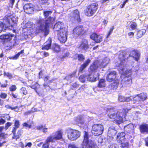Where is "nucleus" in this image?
I'll return each mask as SVG.
<instances>
[{
    "label": "nucleus",
    "instance_id": "69168bd1",
    "mask_svg": "<svg viewBox=\"0 0 148 148\" xmlns=\"http://www.w3.org/2000/svg\"><path fill=\"white\" fill-rule=\"evenodd\" d=\"M0 85L1 87L3 88H7L8 86L7 83L2 84L0 83Z\"/></svg>",
    "mask_w": 148,
    "mask_h": 148
},
{
    "label": "nucleus",
    "instance_id": "f03ea898",
    "mask_svg": "<svg viewBox=\"0 0 148 148\" xmlns=\"http://www.w3.org/2000/svg\"><path fill=\"white\" fill-rule=\"evenodd\" d=\"M63 132L62 130H59L54 134V136L50 135L48 136L44 143L43 142L41 148H49V143H54L56 141L63 139Z\"/></svg>",
    "mask_w": 148,
    "mask_h": 148
},
{
    "label": "nucleus",
    "instance_id": "338daca9",
    "mask_svg": "<svg viewBox=\"0 0 148 148\" xmlns=\"http://www.w3.org/2000/svg\"><path fill=\"white\" fill-rule=\"evenodd\" d=\"M68 148H78L75 145L69 144L68 145Z\"/></svg>",
    "mask_w": 148,
    "mask_h": 148
},
{
    "label": "nucleus",
    "instance_id": "72a5a7b5",
    "mask_svg": "<svg viewBox=\"0 0 148 148\" xmlns=\"http://www.w3.org/2000/svg\"><path fill=\"white\" fill-rule=\"evenodd\" d=\"M52 49L54 52L57 53L59 52L61 50L60 46L56 43L54 44L53 45Z\"/></svg>",
    "mask_w": 148,
    "mask_h": 148
},
{
    "label": "nucleus",
    "instance_id": "680f3d73",
    "mask_svg": "<svg viewBox=\"0 0 148 148\" xmlns=\"http://www.w3.org/2000/svg\"><path fill=\"white\" fill-rule=\"evenodd\" d=\"M109 148H119V147L116 144L113 143L110 145Z\"/></svg>",
    "mask_w": 148,
    "mask_h": 148
},
{
    "label": "nucleus",
    "instance_id": "9d476101",
    "mask_svg": "<svg viewBox=\"0 0 148 148\" xmlns=\"http://www.w3.org/2000/svg\"><path fill=\"white\" fill-rule=\"evenodd\" d=\"M53 29L54 32H56L57 34L62 32L64 33L68 32L67 28L64 23L61 22H57L54 25Z\"/></svg>",
    "mask_w": 148,
    "mask_h": 148
},
{
    "label": "nucleus",
    "instance_id": "a878e982",
    "mask_svg": "<svg viewBox=\"0 0 148 148\" xmlns=\"http://www.w3.org/2000/svg\"><path fill=\"white\" fill-rule=\"evenodd\" d=\"M139 129L141 133H148V124H141L139 125Z\"/></svg>",
    "mask_w": 148,
    "mask_h": 148
},
{
    "label": "nucleus",
    "instance_id": "7ed1b4c3",
    "mask_svg": "<svg viewBox=\"0 0 148 148\" xmlns=\"http://www.w3.org/2000/svg\"><path fill=\"white\" fill-rule=\"evenodd\" d=\"M24 27L23 30L25 34L27 35L34 34L37 35L41 32V30H43L42 25H39L35 28V24L30 22H27Z\"/></svg>",
    "mask_w": 148,
    "mask_h": 148
},
{
    "label": "nucleus",
    "instance_id": "6ab92c4d",
    "mask_svg": "<svg viewBox=\"0 0 148 148\" xmlns=\"http://www.w3.org/2000/svg\"><path fill=\"white\" fill-rule=\"evenodd\" d=\"M34 6L32 4L30 3L26 4L23 6L24 10L26 13L28 14H30L34 11Z\"/></svg>",
    "mask_w": 148,
    "mask_h": 148
},
{
    "label": "nucleus",
    "instance_id": "c9c22d12",
    "mask_svg": "<svg viewBox=\"0 0 148 148\" xmlns=\"http://www.w3.org/2000/svg\"><path fill=\"white\" fill-rule=\"evenodd\" d=\"M24 53V50L23 49L21 50L20 52H18L17 54L15 55L12 57L9 58L10 59L16 60L18 58L19 56L21 54L23 53Z\"/></svg>",
    "mask_w": 148,
    "mask_h": 148
},
{
    "label": "nucleus",
    "instance_id": "37998d69",
    "mask_svg": "<svg viewBox=\"0 0 148 148\" xmlns=\"http://www.w3.org/2000/svg\"><path fill=\"white\" fill-rule=\"evenodd\" d=\"M77 58L78 61L79 62H83L85 59L84 56L82 54H77Z\"/></svg>",
    "mask_w": 148,
    "mask_h": 148
},
{
    "label": "nucleus",
    "instance_id": "9b49d317",
    "mask_svg": "<svg viewBox=\"0 0 148 148\" xmlns=\"http://www.w3.org/2000/svg\"><path fill=\"white\" fill-rule=\"evenodd\" d=\"M68 17L70 21L72 22L75 21L80 22L81 21L79 13L77 9L73 10L69 14Z\"/></svg>",
    "mask_w": 148,
    "mask_h": 148
},
{
    "label": "nucleus",
    "instance_id": "4c0bfd02",
    "mask_svg": "<svg viewBox=\"0 0 148 148\" xmlns=\"http://www.w3.org/2000/svg\"><path fill=\"white\" fill-rule=\"evenodd\" d=\"M75 121L78 124H80L81 125H82L84 123L83 117L82 116H79L77 117L75 119Z\"/></svg>",
    "mask_w": 148,
    "mask_h": 148
},
{
    "label": "nucleus",
    "instance_id": "a19ab883",
    "mask_svg": "<svg viewBox=\"0 0 148 148\" xmlns=\"http://www.w3.org/2000/svg\"><path fill=\"white\" fill-rule=\"evenodd\" d=\"M20 92L23 95V96L26 95L28 93V92L26 88L23 87H22L20 89Z\"/></svg>",
    "mask_w": 148,
    "mask_h": 148
},
{
    "label": "nucleus",
    "instance_id": "6e6d98bb",
    "mask_svg": "<svg viewBox=\"0 0 148 148\" xmlns=\"http://www.w3.org/2000/svg\"><path fill=\"white\" fill-rule=\"evenodd\" d=\"M7 96V94L4 92H1L0 94V97L2 99H5Z\"/></svg>",
    "mask_w": 148,
    "mask_h": 148
},
{
    "label": "nucleus",
    "instance_id": "13d9d810",
    "mask_svg": "<svg viewBox=\"0 0 148 148\" xmlns=\"http://www.w3.org/2000/svg\"><path fill=\"white\" fill-rule=\"evenodd\" d=\"M12 125V123L8 122L5 124V126L4 127L5 129V130H6L10 126Z\"/></svg>",
    "mask_w": 148,
    "mask_h": 148
},
{
    "label": "nucleus",
    "instance_id": "a211bd4d",
    "mask_svg": "<svg viewBox=\"0 0 148 148\" xmlns=\"http://www.w3.org/2000/svg\"><path fill=\"white\" fill-rule=\"evenodd\" d=\"M140 51L137 49L132 50L129 55V56L132 57L135 61L137 62L140 59Z\"/></svg>",
    "mask_w": 148,
    "mask_h": 148
},
{
    "label": "nucleus",
    "instance_id": "0eeeda50",
    "mask_svg": "<svg viewBox=\"0 0 148 148\" xmlns=\"http://www.w3.org/2000/svg\"><path fill=\"white\" fill-rule=\"evenodd\" d=\"M66 132L69 139L71 141L76 140L81 135V132L78 130L68 127L66 130Z\"/></svg>",
    "mask_w": 148,
    "mask_h": 148
},
{
    "label": "nucleus",
    "instance_id": "bb28decb",
    "mask_svg": "<svg viewBox=\"0 0 148 148\" xmlns=\"http://www.w3.org/2000/svg\"><path fill=\"white\" fill-rule=\"evenodd\" d=\"M119 83V79H116L108 86L109 88L111 90H116L118 87Z\"/></svg>",
    "mask_w": 148,
    "mask_h": 148
},
{
    "label": "nucleus",
    "instance_id": "2eb2a0df",
    "mask_svg": "<svg viewBox=\"0 0 148 148\" xmlns=\"http://www.w3.org/2000/svg\"><path fill=\"white\" fill-rule=\"evenodd\" d=\"M147 95L146 92H141L135 96V100L136 103H139L141 101H144L147 98Z\"/></svg>",
    "mask_w": 148,
    "mask_h": 148
},
{
    "label": "nucleus",
    "instance_id": "f704fd0d",
    "mask_svg": "<svg viewBox=\"0 0 148 148\" xmlns=\"http://www.w3.org/2000/svg\"><path fill=\"white\" fill-rule=\"evenodd\" d=\"M105 79H101L99 81L97 87L99 88H101L105 87Z\"/></svg>",
    "mask_w": 148,
    "mask_h": 148
},
{
    "label": "nucleus",
    "instance_id": "bf43d9fd",
    "mask_svg": "<svg viewBox=\"0 0 148 148\" xmlns=\"http://www.w3.org/2000/svg\"><path fill=\"white\" fill-rule=\"evenodd\" d=\"M76 73V71H74L72 73H71L69 74L68 75V77L69 78H72L75 76Z\"/></svg>",
    "mask_w": 148,
    "mask_h": 148
},
{
    "label": "nucleus",
    "instance_id": "473e14b6",
    "mask_svg": "<svg viewBox=\"0 0 148 148\" xmlns=\"http://www.w3.org/2000/svg\"><path fill=\"white\" fill-rule=\"evenodd\" d=\"M130 109H129L126 108H123L121 112L117 111V113H119L120 115L122 117H125L127 115V114L128 112L129 111Z\"/></svg>",
    "mask_w": 148,
    "mask_h": 148
},
{
    "label": "nucleus",
    "instance_id": "e433bc0d",
    "mask_svg": "<svg viewBox=\"0 0 148 148\" xmlns=\"http://www.w3.org/2000/svg\"><path fill=\"white\" fill-rule=\"evenodd\" d=\"M5 107L7 109H10L12 110H15V111L16 112H18L19 110V107L17 106L13 107L9 105H7L5 106Z\"/></svg>",
    "mask_w": 148,
    "mask_h": 148
},
{
    "label": "nucleus",
    "instance_id": "052dcab7",
    "mask_svg": "<svg viewBox=\"0 0 148 148\" xmlns=\"http://www.w3.org/2000/svg\"><path fill=\"white\" fill-rule=\"evenodd\" d=\"M33 112V111L31 110H28V111L24 112V114L25 116H27L31 114Z\"/></svg>",
    "mask_w": 148,
    "mask_h": 148
},
{
    "label": "nucleus",
    "instance_id": "393cba45",
    "mask_svg": "<svg viewBox=\"0 0 148 148\" xmlns=\"http://www.w3.org/2000/svg\"><path fill=\"white\" fill-rule=\"evenodd\" d=\"M134 127L133 124L131 123L125 126L124 127V130L127 133L132 134L134 132Z\"/></svg>",
    "mask_w": 148,
    "mask_h": 148
},
{
    "label": "nucleus",
    "instance_id": "aec40b11",
    "mask_svg": "<svg viewBox=\"0 0 148 148\" xmlns=\"http://www.w3.org/2000/svg\"><path fill=\"white\" fill-rule=\"evenodd\" d=\"M90 38L97 43H100L102 41L103 37L96 33H92L90 35Z\"/></svg>",
    "mask_w": 148,
    "mask_h": 148
},
{
    "label": "nucleus",
    "instance_id": "f8f14e48",
    "mask_svg": "<svg viewBox=\"0 0 148 148\" xmlns=\"http://www.w3.org/2000/svg\"><path fill=\"white\" fill-rule=\"evenodd\" d=\"M86 33V31L85 30L84 27L81 25L76 26L73 29V35L76 37L85 35Z\"/></svg>",
    "mask_w": 148,
    "mask_h": 148
},
{
    "label": "nucleus",
    "instance_id": "5fc2aeb1",
    "mask_svg": "<svg viewBox=\"0 0 148 148\" xmlns=\"http://www.w3.org/2000/svg\"><path fill=\"white\" fill-rule=\"evenodd\" d=\"M89 80L92 82H94L97 80V77H95L92 75H90Z\"/></svg>",
    "mask_w": 148,
    "mask_h": 148
},
{
    "label": "nucleus",
    "instance_id": "6e6552de",
    "mask_svg": "<svg viewBox=\"0 0 148 148\" xmlns=\"http://www.w3.org/2000/svg\"><path fill=\"white\" fill-rule=\"evenodd\" d=\"M14 36L12 34L8 33L4 34L0 36V39L1 40L2 44L6 47H10V46L12 38Z\"/></svg>",
    "mask_w": 148,
    "mask_h": 148
},
{
    "label": "nucleus",
    "instance_id": "b1692460",
    "mask_svg": "<svg viewBox=\"0 0 148 148\" xmlns=\"http://www.w3.org/2000/svg\"><path fill=\"white\" fill-rule=\"evenodd\" d=\"M89 46L88 41L84 40L81 42L78 47V48L81 50L86 51L89 48Z\"/></svg>",
    "mask_w": 148,
    "mask_h": 148
},
{
    "label": "nucleus",
    "instance_id": "a18cd8bd",
    "mask_svg": "<svg viewBox=\"0 0 148 148\" xmlns=\"http://www.w3.org/2000/svg\"><path fill=\"white\" fill-rule=\"evenodd\" d=\"M69 55V52H66L64 53V55L60 58V60L63 61L64 59L67 58Z\"/></svg>",
    "mask_w": 148,
    "mask_h": 148
},
{
    "label": "nucleus",
    "instance_id": "79ce46f5",
    "mask_svg": "<svg viewBox=\"0 0 148 148\" xmlns=\"http://www.w3.org/2000/svg\"><path fill=\"white\" fill-rule=\"evenodd\" d=\"M20 143V147L21 148H25L27 147H28L29 148H30L32 145V143L30 142L28 143L25 146L22 142H21Z\"/></svg>",
    "mask_w": 148,
    "mask_h": 148
},
{
    "label": "nucleus",
    "instance_id": "de8ad7c7",
    "mask_svg": "<svg viewBox=\"0 0 148 148\" xmlns=\"http://www.w3.org/2000/svg\"><path fill=\"white\" fill-rule=\"evenodd\" d=\"M79 84L75 82L73 83L72 84L71 87V89L72 90H73L79 87Z\"/></svg>",
    "mask_w": 148,
    "mask_h": 148
},
{
    "label": "nucleus",
    "instance_id": "cd10ccee",
    "mask_svg": "<svg viewBox=\"0 0 148 148\" xmlns=\"http://www.w3.org/2000/svg\"><path fill=\"white\" fill-rule=\"evenodd\" d=\"M125 55V54L123 53L119 54V59L120 62L119 66H120L123 65L126 59Z\"/></svg>",
    "mask_w": 148,
    "mask_h": 148
},
{
    "label": "nucleus",
    "instance_id": "49530a36",
    "mask_svg": "<svg viewBox=\"0 0 148 148\" xmlns=\"http://www.w3.org/2000/svg\"><path fill=\"white\" fill-rule=\"evenodd\" d=\"M137 27V24L135 22H133L130 26V27L131 29L132 30L136 29Z\"/></svg>",
    "mask_w": 148,
    "mask_h": 148
},
{
    "label": "nucleus",
    "instance_id": "39448f33",
    "mask_svg": "<svg viewBox=\"0 0 148 148\" xmlns=\"http://www.w3.org/2000/svg\"><path fill=\"white\" fill-rule=\"evenodd\" d=\"M89 135L88 132H84L83 140L81 144L82 148H97L98 147L95 142L89 139Z\"/></svg>",
    "mask_w": 148,
    "mask_h": 148
},
{
    "label": "nucleus",
    "instance_id": "423d86ee",
    "mask_svg": "<svg viewBox=\"0 0 148 148\" xmlns=\"http://www.w3.org/2000/svg\"><path fill=\"white\" fill-rule=\"evenodd\" d=\"M98 8V5L97 3H90L86 6L84 13L87 16H92L96 12Z\"/></svg>",
    "mask_w": 148,
    "mask_h": 148
},
{
    "label": "nucleus",
    "instance_id": "dca6fc26",
    "mask_svg": "<svg viewBox=\"0 0 148 148\" xmlns=\"http://www.w3.org/2000/svg\"><path fill=\"white\" fill-rule=\"evenodd\" d=\"M98 63L99 61L98 60H95L93 61L90 66L89 68L90 73H92L96 72L99 67L100 69L103 67V66L101 64H99L98 65Z\"/></svg>",
    "mask_w": 148,
    "mask_h": 148
},
{
    "label": "nucleus",
    "instance_id": "f3484780",
    "mask_svg": "<svg viewBox=\"0 0 148 148\" xmlns=\"http://www.w3.org/2000/svg\"><path fill=\"white\" fill-rule=\"evenodd\" d=\"M117 72L115 71H110L107 75L106 78L107 81L111 82L116 79L118 80L117 76Z\"/></svg>",
    "mask_w": 148,
    "mask_h": 148
},
{
    "label": "nucleus",
    "instance_id": "4468645a",
    "mask_svg": "<svg viewBox=\"0 0 148 148\" xmlns=\"http://www.w3.org/2000/svg\"><path fill=\"white\" fill-rule=\"evenodd\" d=\"M17 89V87L15 85H11L9 88L10 91L12 92L10 95L12 99L15 100L20 99L21 98L18 93L13 92L15 91Z\"/></svg>",
    "mask_w": 148,
    "mask_h": 148
},
{
    "label": "nucleus",
    "instance_id": "5701e85b",
    "mask_svg": "<svg viewBox=\"0 0 148 148\" xmlns=\"http://www.w3.org/2000/svg\"><path fill=\"white\" fill-rule=\"evenodd\" d=\"M52 43L51 38H49L46 41L43 45L42 49L48 50L51 48Z\"/></svg>",
    "mask_w": 148,
    "mask_h": 148
},
{
    "label": "nucleus",
    "instance_id": "58836bf2",
    "mask_svg": "<svg viewBox=\"0 0 148 148\" xmlns=\"http://www.w3.org/2000/svg\"><path fill=\"white\" fill-rule=\"evenodd\" d=\"M135 96H130L128 97H126L125 102H128L130 101H132L134 103H136V102L134 100H135Z\"/></svg>",
    "mask_w": 148,
    "mask_h": 148
},
{
    "label": "nucleus",
    "instance_id": "c03bdc74",
    "mask_svg": "<svg viewBox=\"0 0 148 148\" xmlns=\"http://www.w3.org/2000/svg\"><path fill=\"white\" fill-rule=\"evenodd\" d=\"M132 83V79H129L125 81L124 82L125 86L127 87L130 86Z\"/></svg>",
    "mask_w": 148,
    "mask_h": 148
},
{
    "label": "nucleus",
    "instance_id": "f257e3e1",
    "mask_svg": "<svg viewBox=\"0 0 148 148\" xmlns=\"http://www.w3.org/2000/svg\"><path fill=\"white\" fill-rule=\"evenodd\" d=\"M17 18L12 15H6L3 19V22H0V33L3 28H8L11 27L14 28L17 26Z\"/></svg>",
    "mask_w": 148,
    "mask_h": 148
},
{
    "label": "nucleus",
    "instance_id": "20e7f679",
    "mask_svg": "<svg viewBox=\"0 0 148 148\" xmlns=\"http://www.w3.org/2000/svg\"><path fill=\"white\" fill-rule=\"evenodd\" d=\"M53 22V18L51 16H49L45 19L44 25L43 24L44 22V19L41 18L38 20L37 23L39 25H42L43 26V30H41V32H44V34L45 36H47L49 34L50 24L52 23Z\"/></svg>",
    "mask_w": 148,
    "mask_h": 148
},
{
    "label": "nucleus",
    "instance_id": "4d7b16f0",
    "mask_svg": "<svg viewBox=\"0 0 148 148\" xmlns=\"http://www.w3.org/2000/svg\"><path fill=\"white\" fill-rule=\"evenodd\" d=\"M38 86V84L36 82L33 85H32V86H30V87L32 88V89H34L35 90H36V89H37V86Z\"/></svg>",
    "mask_w": 148,
    "mask_h": 148
},
{
    "label": "nucleus",
    "instance_id": "09e8293b",
    "mask_svg": "<svg viewBox=\"0 0 148 148\" xmlns=\"http://www.w3.org/2000/svg\"><path fill=\"white\" fill-rule=\"evenodd\" d=\"M3 75L4 76H6L8 77L9 79H11L13 77L12 74L9 72H4Z\"/></svg>",
    "mask_w": 148,
    "mask_h": 148
},
{
    "label": "nucleus",
    "instance_id": "c85d7f7f",
    "mask_svg": "<svg viewBox=\"0 0 148 148\" xmlns=\"http://www.w3.org/2000/svg\"><path fill=\"white\" fill-rule=\"evenodd\" d=\"M23 132V131L22 130L20 129L18 130L16 134L15 133V134H13V135L12 136V138L16 140H17L21 137Z\"/></svg>",
    "mask_w": 148,
    "mask_h": 148
},
{
    "label": "nucleus",
    "instance_id": "7c9ffc66",
    "mask_svg": "<svg viewBox=\"0 0 148 148\" xmlns=\"http://www.w3.org/2000/svg\"><path fill=\"white\" fill-rule=\"evenodd\" d=\"M8 134L4 132H1L0 133V147L2 146V145L6 143L5 141H4L3 142H1V140L5 139L7 137Z\"/></svg>",
    "mask_w": 148,
    "mask_h": 148
},
{
    "label": "nucleus",
    "instance_id": "c756f323",
    "mask_svg": "<svg viewBox=\"0 0 148 148\" xmlns=\"http://www.w3.org/2000/svg\"><path fill=\"white\" fill-rule=\"evenodd\" d=\"M90 62V59L89 58L87 59L80 66L79 68L80 71H82L88 65Z\"/></svg>",
    "mask_w": 148,
    "mask_h": 148
},
{
    "label": "nucleus",
    "instance_id": "2f4dec72",
    "mask_svg": "<svg viewBox=\"0 0 148 148\" xmlns=\"http://www.w3.org/2000/svg\"><path fill=\"white\" fill-rule=\"evenodd\" d=\"M146 30L145 29H142L138 30L136 34V38L137 39L141 38L145 33Z\"/></svg>",
    "mask_w": 148,
    "mask_h": 148
},
{
    "label": "nucleus",
    "instance_id": "3c124183",
    "mask_svg": "<svg viewBox=\"0 0 148 148\" xmlns=\"http://www.w3.org/2000/svg\"><path fill=\"white\" fill-rule=\"evenodd\" d=\"M14 126L18 128H19L20 126V123L19 121L18 120H15L14 121Z\"/></svg>",
    "mask_w": 148,
    "mask_h": 148
},
{
    "label": "nucleus",
    "instance_id": "4be33fe9",
    "mask_svg": "<svg viewBox=\"0 0 148 148\" xmlns=\"http://www.w3.org/2000/svg\"><path fill=\"white\" fill-rule=\"evenodd\" d=\"M125 133L124 132L118 133L116 138L117 142L121 144H123L126 139L125 137Z\"/></svg>",
    "mask_w": 148,
    "mask_h": 148
},
{
    "label": "nucleus",
    "instance_id": "0e129e2a",
    "mask_svg": "<svg viewBox=\"0 0 148 148\" xmlns=\"http://www.w3.org/2000/svg\"><path fill=\"white\" fill-rule=\"evenodd\" d=\"M45 126H44L43 125H40L37 126L36 127V129L38 130H42L43 128L45 127Z\"/></svg>",
    "mask_w": 148,
    "mask_h": 148
},
{
    "label": "nucleus",
    "instance_id": "864d4df0",
    "mask_svg": "<svg viewBox=\"0 0 148 148\" xmlns=\"http://www.w3.org/2000/svg\"><path fill=\"white\" fill-rule=\"evenodd\" d=\"M79 80L82 83L84 82L85 81V77L84 75H81L79 77Z\"/></svg>",
    "mask_w": 148,
    "mask_h": 148
},
{
    "label": "nucleus",
    "instance_id": "774afa93",
    "mask_svg": "<svg viewBox=\"0 0 148 148\" xmlns=\"http://www.w3.org/2000/svg\"><path fill=\"white\" fill-rule=\"evenodd\" d=\"M145 144V146L148 147V136L144 139Z\"/></svg>",
    "mask_w": 148,
    "mask_h": 148
},
{
    "label": "nucleus",
    "instance_id": "e2e57ef3",
    "mask_svg": "<svg viewBox=\"0 0 148 148\" xmlns=\"http://www.w3.org/2000/svg\"><path fill=\"white\" fill-rule=\"evenodd\" d=\"M23 126L28 127L29 128H30L32 127L31 124L28 125L26 122H25L23 123Z\"/></svg>",
    "mask_w": 148,
    "mask_h": 148
},
{
    "label": "nucleus",
    "instance_id": "1a4fd4ad",
    "mask_svg": "<svg viewBox=\"0 0 148 148\" xmlns=\"http://www.w3.org/2000/svg\"><path fill=\"white\" fill-rule=\"evenodd\" d=\"M109 118L112 119V121L116 124L119 125L124 122L123 117L120 115L119 113H114L109 115Z\"/></svg>",
    "mask_w": 148,
    "mask_h": 148
},
{
    "label": "nucleus",
    "instance_id": "ddd939ff",
    "mask_svg": "<svg viewBox=\"0 0 148 148\" xmlns=\"http://www.w3.org/2000/svg\"><path fill=\"white\" fill-rule=\"evenodd\" d=\"M92 133L95 136H99L101 134L103 131V126L100 124H94L92 127Z\"/></svg>",
    "mask_w": 148,
    "mask_h": 148
},
{
    "label": "nucleus",
    "instance_id": "412c9836",
    "mask_svg": "<svg viewBox=\"0 0 148 148\" xmlns=\"http://www.w3.org/2000/svg\"><path fill=\"white\" fill-rule=\"evenodd\" d=\"M67 33L61 32L57 34L58 39L61 43H64L67 40Z\"/></svg>",
    "mask_w": 148,
    "mask_h": 148
},
{
    "label": "nucleus",
    "instance_id": "8fccbe9b",
    "mask_svg": "<svg viewBox=\"0 0 148 148\" xmlns=\"http://www.w3.org/2000/svg\"><path fill=\"white\" fill-rule=\"evenodd\" d=\"M126 97L123 96L119 95L118 97V99L119 101L121 102H125Z\"/></svg>",
    "mask_w": 148,
    "mask_h": 148
},
{
    "label": "nucleus",
    "instance_id": "603ef678",
    "mask_svg": "<svg viewBox=\"0 0 148 148\" xmlns=\"http://www.w3.org/2000/svg\"><path fill=\"white\" fill-rule=\"evenodd\" d=\"M114 29V26H112L111 27L109 31L108 32V34L106 37L107 38H108V37H109V36L111 35V33H112Z\"/></svg>",
    "mask_w": 148,
    "mask_h": 148
},
{
    "label": "nucleus",
    "instance_id": "ea45409f",
    "mask_svg": "<svg viewBox=\"0 0 148 148\" xmlns=\"http://www.w3.org/2000/svg\"><path fill=\"white\" fill-rule=\"evenodd\" d=\"M51 10L44 11L43 12V15L45 19H46L49 17V15L51 14L52 13Z\"/></svg>",
    "mask_w": 148,
    "mask_h": 148
}]
</instances>
